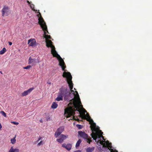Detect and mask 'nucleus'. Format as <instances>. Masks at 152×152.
I'll return each instance as SVG.
<instances>
[{
    "label": "nucleus",
    "instance_id": "1",
    "mask_svg": "<svg viewBox=\"0 0 152 152\" xmlns=\"http://www.w3.org/2000/svg\"><path fill=\"white\" fill-rule=\"evenodd\" d=\"M40 17L38 19V23L40 25L42 30L44 31V37L46 39V46L48 47H50L51 48V53L53 54L54 57H56L59 61V65L61 66L63 71L64 70V69L66 68V66L64 62L63 59L57 53L55 50V46L53 45V42L50 40L48 39H50L51 36L50 35H46L47 31L48 33V31L47 30V27L45 22L44 21L43 18L42 17L40 12H39Z\"/></svg>",
    "mask_w": 152,
    "mask_h": 152
},
{
    "label": "nucleus",
    "instance_id": "2",
    "mask_svg": "<svg viewBox=\"0 0 152 152\" xmlns=\"http://www.w3.org/2000/svg\"><path fill=\"white\" fill-rule=\"evenodd\" d=\"M69 106V107L66 108L64 110V114L66 115L67 117H69L73 115V117L71 118V120L79 121L80 120L78 117L76 116L75 118V116L74 115L75 114V111L77 110L79 112L78 113L79 116L80 117H81L82 119L85 117L87 121L90 122H93V120L91 118L88 113H87L86 115H85V114L83 115L81 114V111L80 109L79 106L77 104V101L75 100L73 103H70Z\"/></svg>",
    "mask_w": 152,
    "mask_h": 152
},
{
    "label": "nucleus",
    "instance_id": "3",
    "mask_svg": "<svg viewBox=\"0 0 152 152\" xmlns=\"http://www.w3.org/2000/svg\"><path fill=\"white\" fill-rule=\"evenodd\" d=\"M64 71V72L63 73L62 76L63 77H66V78L67 82L69 84L70 90H68L66 88L61 87L59 89V93L62 96L64 97V100L71 101V102H70V103L68 104V105H69V104L70 103H72L73 102L74 100L76 99L77 98H75V96L77 94V93L76 92L77 91H76L75 92L77 94L75 95H74L75 98V99H72L71 100L69 98V97L71 93L72 92H74L73 90H72L73 88V83H72V77L69 72H65V70ZM69 107V106H68V107L67 108H68Z\"/></svg>",
    "mask_w": 152,
    "mask_h": 152
},
{
    "label": "nucleus",
    "instance_id": "4",
    "mask_svg": "<svg viewBox=\"0 0 152 152\" xmlns=\"http://www.w3.org/2000/svg\"><path fill=\"white\" fill-rule=\"evenodd\" d=\"M103 134V132H102L101 130L99 129V127H97L96 132L93 131L92 133L91 134V135L93 139L96 140V142L97 139H100L101 137L102 138L103 140L105 141V140L102 135Z\"/></svg>",
    "mask_w": 152,
    "mask_h": 152
},
{
    "label": "nucleus",
    "instance_id": "5",
    "mask_svg": "<svg viewBox=\"0 0 152 152\" xmlns=\"http://www.w3.org/2000/svg\"><path fill=\"white\" fill-rule=\"evenodd\" d=\"M79 135L82 137L83 138L84 140L90 144L91 141V138L87 134H86L84 132L79 131L78 132Z\"/></svg>",
    "mask_w": 152,
    "mask_h": 152
},
{
    "label": "nucleus",
    "instance_id": "6",
    "mask_svg": "<svg viewBox=\"0 0 152 152\" xmlns=\"http://www.w3.org/2000/svg\"><path fill=\"white\" fill-rule=\"evenodd\" d=\"M111 143H110L108 140H107L105 142H104V144L103 145V147H107L108 149L110 151V152H118V151L116 150H114L112 148H113L112 146Z\"/></svg>",
    "mask_w": 152,
    "mask_h": 152
},
{
    "label": "nucleus",
    "instance_id": "7",
    "mask_svg": "<svg viewBox=\"0 0 152 152\" xmlns=\"http://www.w3.org/2000/svg\"><path fill=\"white\" fill-rule=\"evenodd\" d=\"M1 12L3 16H7L10 13V8L8 6H4L1 10Z\"/></svg>",
    "mask_w": 152,
    "mask_h": 152
},
{
    "label": "nucleus",
    "instance_id": "8",
    "mask_svg": "<svg viewBox=\"0 0 152 152\" xmlns=\"http://www.w3.org/2000/svg\"><path fill=\"white\" fill-rule=\"evenodd\" d=\"M76 92L77 93V94L75 96V97L76 98H76V99H75V100L77 101V104H78V105L80 107H82V108L83 109V110L84 111V113L86 112L87 111L83 107V105H82L80 104H81V102L80 99V98L79 97V96L78 94L77 91H76ZM74 100H74L73 102H72V103L74 101Z\"/></svg>",
    "mask_w": 152,
    "mask_h": 152
},
{
    "label": "nucleus",
    "instance_id": "9",
    "mask_svg": "<svg viewBox=\"0 0 152 152\" xmlns=\"http://www.w3.org/2000/svg\"><path fill=\"white\" fill-rule=\"evenodd\" d=\"M72 145L70 143L66 144V143H64L62 144V147L65 148L66 150L68 151H69L72 148Z\"/></svg>",
    "mask_w": 152,
    "mask_h": 152
},
{
    "label": "nucleus",
    "instance_id": "10",
    "mask_svg": "<svg viewBox=\"0 0 152 152\" xmlns=\"http://www.w3.org/2000/svg\"><path fill=\"white\" fill-rule=\"evenodd\" d=\"M36 41L34 39H31L28 40V44L30 46L33 47L36 45Z\"/></svg>",
    "mask_w": 152,
    "mask_h": 152
},
{
    "label": "nucleus",
    "instance_id": "11",
    "mask_svg": "<svg viewBox=\"0 0 152 152\" xmlns=\"http://www.w3.org/2000/svg\"><path fill=\"white\" fill-rule=\"evenodd\" d=\"M34 89L33 88H30L27 91H24L22 93L21 96H26L29 94L32 90Z\"/></svg>",
    "mask_w": 152,
    "mask_h": 152
},
{
    "label": "nucleus",
    "instance_id": "12",
    "mask_svg": "<svg viewBox=\"0 0 152 152\" xmlns=\"http://www.w3.org/2000/svg\"><path fill=\"white\" fill-rule=\"evenodd\" d=\"M91 124V130L93 131L96 132V124L93 122H90Z\"/></svg>",
    "mask_w": 152,
    "mask_h": 152
},
{
    "label": "nucleus",
    "instance_id": "13",
    "mask_svg": "<svg viewBox=\"0 0 152 152\" xmlns=\"http://www.w3.org/2000/svg\"><path fill=\"white\" fill-rule=\"evenodd\" d=\"M19 150L18 148L14 149L13 147H11L9 152H19Z\"/></svg>",
    "mask_w": 152,
    "mask_h": 152
},
{
    "label": "nucleus",
    "instance_id": "14",
    "mask_svg": "<svg viewBox=\"0 0 152 152\" xmlns=\"http://www.w3.org/2000/svg\"><path fill=\"white\" fill-rule=\"evenodd\" d=\"M63 96L58 93V97L56 99V100L58 101H62L63 100Z\"/></svg>",
    "mask_w": 152,
    "mask_h": 152
},
{
    "label": "nucleus",
    "instance_id": "15",
    "mask_svg": "<svg viewBox=\"0 0 152 152\" xmlns=\"http://www.w3.org/2000/svg\"><path fill=\"white\" fill-rule=\"evenodd\" d=\"M29 64H34L35 62V60L34 59H32L30 57L29 59Z\"/></svg>",
    "mask_w": 152,
    "mask_h": 152
},
{
    "label": "nucleus",
    "instance_id": "16",
    "mask_svg": "<svg viewBox=\"0 0 152 152\" xmlns=\"http://www.w3.org/2000/svg\"><path fill=\"white\" fill-rule=\"evenodd\" d=\"M68 136H65L63 134H61L59 136V138L64 141L66 138L68 137Z\"/></svg>",
    "mask_w": 152,
    "mask_h": 152
},
{
    "label": "nucleus",
    "instance_id": "17",
    "mask_svg": "<svg viewBox=\"0 0 152 152\" xmlns=\"http://www.w3.org/2000/svg\"><path fill=\"white\" fill-rule=\"evenodd\" d=\"M16 137V135H15V137H14L13 138L11 139L10 140L11 143L13 144H14L16 142V140L15 139Z\"/></svg>",
    "mask_w": 152,
    "mask_h": 152
},
{
    "label": "nucleus",
    "instance_id": "18",
    "mask_svg": "<svg viewBox=\"0 0 152 152\" xmlns=\"http://www.w3.org/2000/svg\"><path fill=\"white\" fill-rule=\"evenodd\" d=\"M58 105L56 103L54 102L51 105V108L53 109H56Z\"/></svg>",
    "mask_w": 152,
    "mask_h": 152
},
{
    "label": "nucleus",
    "instance_id": "19",
    "mask_svg": "<svg viewBox=\"0 0 152 152\" xmlns=\"http://www.w3.org/2000/svg\"><path fill=\"white\" fill-rule=\"evenodd\" d=\"M82 140L81 139H79L78 141L77 142L75 145V147L76 148H77V147H78L79 146Z\"/></svg>",
    "mask_w": 152,
    "mask_h": 152
},
{
    "label": "nucleus",
    "instance_id": "20",
    "mask_svg": "<svg viewBox=\"0 0 152 152\" xmlns=\"http://www.w3.org/2000/svg\"><path fill=\"white\" fill-rule=\"evenodd\" d=\"M64 128L63 126L60 127L57 130V131L60 132L61 133L64 131Z\"/></svg>",
    "mask_w": 152,
    "mask_h": 152
},
{
    "label": "nucleus",
    "instance_id": "21",
    "mask_svg": "<svg viewBox=\"0 0 152 152\" xmlns=\"http://www.w3.org/2000/svg\"><path fill=\"white\" fill-rule=\"evenodd\" d=\"M7 50L5 48H3L0 51V54L2 55L4 54L6 51Z\"/></svg>",
    "mask_w": 152,
    "mask_h": 152
},
{
    "label": "nucleus",
    "instance_id": "22",
    "mask_svg": "<svg viewBox=\"0 0 152 152\" xmlns=\"http://www.w3.org/2000/svg\"><path fill=\"white\" fill-rule=\"evenodd\" d=\"M94 148H88L86 150V152H92V151L94 150Z\"/></svg>",
    "mask_w": 152,
    "mask_h": 152
},
{
    "label": "nucleus",
    "instance_id": "23",
    "mask_svg": "<svg viewBox=\"0 0 152 152\" xmlns=\"http://www.w3.org/2000/svg\"><path fill=\"white\" fill-rule=\"evenodd\" d=\"M61 134V133L60 132L57 131L55 134V136L56 137H57L60 135Z\"/></svg>",
    "mask_w": 152,
    "mask_h": 152
},
{
    "label": "nucleus",
    "instance_id": "24",
    "mask_svg": "<svg viewBox=\"0 0 152 152\" xmlns=\"http://www.w3.org/2000/svg\"><path fill=\"white\" fill-rule=\"evenodd\" d=\"M99 140H98L97 141V142H99L100 144L102 145H103L104 143V141L103 140H99V139H98Z\"/></svg>",
    "mask_w": 152,
    "mask_h": 152
},
{
    "label": "nucleus",
    "instance_id": "25",
    "mask_svg": "<svg viewBox=\"0 0 152 152\" xmlns=\"http://www.w3.org/2000/svg\"><path fill=\"white\" fill-rule=\"evenodd\" d=\"M0 113L2 114V115H3L4 117H6V113L4 111H1Z\"/></svg>",
    "mask_w": 152,
    "mask_h": 152
},
{
    "label": "nucleus",
    "instance_id": "26",
    "mask_svg": "<svg viewBox=\"0 0 152 152\" xmlns=\"http://www.w3.org/2000/svg\"><path fill=\"white\" fill-rule=\"evenodd\" d=\"M56 140L58 142L60 143H61L62 142H63V141H64L63 140L61 139L60 138L59 139H57Z\"/></svg>",
    "mask_w": 152,
    "mask_h": 152
},
{
    "label": "nucleus",
    "instance_id": "27",
    "mask_svg": "<svg viewBox=\"0 0 152 152\" xmlns=\"http://www.w3.org/2000/svg\"><path fill=\"white\" fill-rule=\"evenodd\" d=\"M31 67V66L30 65H28L26 67H23V69H27L30 68Z\"/></svg>",
    "mask_w": 152,
    "mask_h": 152
},
{
    "label": "nucleus",
    "instance_id": "28",
    "mask_svg": "<svg viewBox=\"0 0 152 152\" xmlns=\"http://www.w3.org/2000/svg\"><path fill=\"white\" fill-rule=\"evenodd\" d=\"M13 124H14L18 125L19 124V123L18 122H11Z\"/></svg>",
    "mask_w": 152,
    "mask_h": 152
},
{
    "label": "nucleus",
    "instance_id": "29",
    "mask_svg": "<svg viewBox=\"0 0 152 152\" xmlns=\"http://www.w3.org/2000/svg\"><path fill=\"white\" fill-rule=\"evenodd\" d=\"M43 144V143H42V141H41L39 142L38 144V146H40V145H42Z\"/></svg>",
    "mask_w": 152,
    "mask_h": 152
},
{
    "label": "nucleus",
    "instance_id": "30",
    "mask_svg": "<svg viewBox=\"0 0 152 152\" xmlns=\"http://www.w3.org/2000/svg\"><path fill=\"white\" fill-rule=\"evenodd\" d=\"M50 117L49 116L47 117L46 118V120L47 121L50 120Z\"/></svg>",
    "mask_w": 152,
    "mask_h": 152
},
{
    "label": "nucleus",
    "instance_id": "31",
    "mask_svg": "<svg viewBox=\"0 0 152 152\" xmlns=\"http://www.w3.org/2000/svg\"><path fill=\"white\" fill-rule=\"evenodd\" d=\"M73 152H81V151L80 150H77L74 151Z\"/></svg>",
    "mask_w": 152,
    "mask_h": 152
},
{
    "label": "nucleus",
    "instance_id": "32",
    "mask_svg": "<svg viewBox=\"0 0 152 152\" xmlns=\"http://www.w3.org/2000/svg\"><path fill=\"white\" fill-rule=\"evenodd\" d=\"M8 43H9V45H12V42H8Z\"/></svg>",
    "mask_w": 152,
    "mask_h": 152
},
{
    "label": "nucleus",
    "instance_id": "33",
    "mask_svg": "<svg viewBox=\"0 0 152 152\" xmlns=\"http://www.w3.org/2000/svg\"><path fill=\"white\" fill-rule=\"evenodd\" d=\"M41 139V137H39V138H38V140H37V141L38 142L39 141V140H40Z\"/></svg>",
    "mask_w": 152,
    "mask_h": 152
},
{
    "label": "nucleus",
    "instance_id": "34",
    "mask_svg": "<svg viewBox=\"0 0 152 152\" xmlns=\"http://www.w3.org/2000/svg\"><path fill=\"white\" fill-rule=\"evenodd\" d=\"M2 128V126L1 124L0 123V129Z\"/></svg>",
    "mask_w": 152,
    "mask_h": 152
},
{
    "label": "nucleus",
    "instance_id": "35",
    "mask_svg": "<svg viewBox=\"0 0 152 152\" xmlns=\"http://www.w3.org/2000/svg\"><path fill=\"white\" fill-rule=\"evenodd\" d=\"M27 2L29 4H30V2L28 1H27Z\"/></svg>",
    "mask_w": 152,
    "mask_h": 152
},
{
    "label": "nucleus",
    "instance_id": "36",
    "mask_svg": "<svg viewBox=\"0 0 152 152\" xmlns=\"http://www.w3.org/2000/svg\"><path fill=\"white\" fill-rule=\"evenodd\" d=\"M40 121L41 122V123H42V120H41Z\"/></svg>",
    "mask_w": 152,
    "mask_h": 152
},
{
    "label": "nucleus",
    "instance_id": "37",
    "mask_svg": "<svg viewBox=\"0 0 152 152\" xmlns=\"http://www.w3.org/2000/svg\"><path fill=\"white\" fill-rule=\"evenodd\" d=\"M0 73H1V74H2V72H1V71H0Z\"/></svg>",
    "mask_w": 152,
    "mask_h": 152
},
{
    "label": "nucleus",
    "instance_id": "38",
    "mask_svg": "<svg viewBox=\"0 0 152 152\" xmlns=\"http://www.w3.org/2000/svg\"><path fill=\"white\" fill-rule=\"evenodd\" d=\"M48 83V84H50V83Z\"/></svg>",
    "mask_w": 152,
    "mask_h": 152
},
{
    "label": "nucleus",
    "instance_id": "39",
    "mask_svg": "<svg viewBox=\"0 0 152 152\" xmlns=\"http://www.w3.org/2000/svg\"><path fill=\"white\" fill-rule=\"evenodd\" d=\"M31 8H32V6H31Z\"/></svg>",
    "mask_w": 152,
    "mask_h": 152
}]
</instances>
